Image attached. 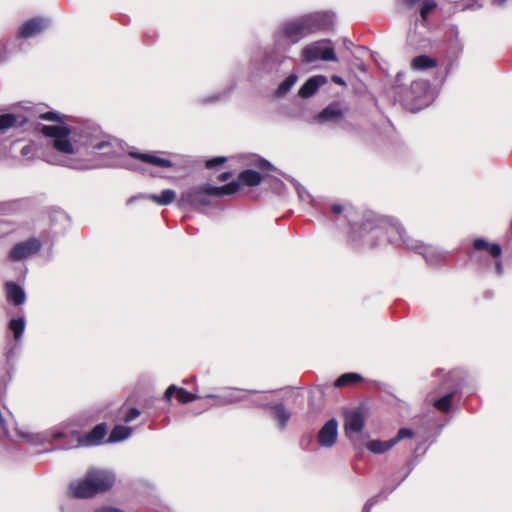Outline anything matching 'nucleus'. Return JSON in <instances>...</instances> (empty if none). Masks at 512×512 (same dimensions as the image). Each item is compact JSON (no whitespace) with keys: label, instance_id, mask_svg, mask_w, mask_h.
Instances as JSON below:
<instances>
[{"label":"nucleus","instance_id":"7","mask_svg":"<svg viewBox=\"0 0 512 512\" xmlns=\"http://www.w3.org/2000/svg\"><path fill=\"white\" fill-rule=\"evenodd\" d=\"M114 482L115 475L112 471L92 469L83 480L71 483L70 492L76 498H88L109 490Z\"/></svg>","mask_w":512,"mask_h":512},{"label":"nucleus","instance_id":"21","mask_svg":"<svg viewBox=\"0 0 512 512\" xmlns=\"http://www.w3.org/2000/svg\"><path fill=\"white\" fill-rule=\"evenodd\" d=\"M206 397L216 399L218 401L219 406L238 402L244 398L242 395H240V391L237 389L230 390L229 392L223 395L208 394Z\"/></svg>","mask_w":512,"mask_h":512},{"label":"nucleus","instance_id":"14","mask_svg":"<svg viewBox=\"0 0 512 512\" xmlns=\"http://www.w3.org/2000/svg\"><path fill=\"white\" fill-rule=\"evenodd\" d=\"M345 110L338 102L328 105L322 112L317 116V120L320 123L333 122L338 123L344 117Z\"/></svg>","mask_w":512,"mask_h":512},{"label":"nucleus","instance_id":"24","mask_svg":"<svg viewBox=\"0 0 512 512\" xmlns=\"http://www.w3.org/2000/svg\"><path fill=\"white\" fill-rule=\"evenodd\" d=\"M473 247L475 250H486L493 257H499L502 253V249L498 244H490L482 238L475 239Z\"/></svg>","mask_w":512,"mask_h":512},{"label":"nucleus","instance_id":"27","mask_svg":"<svg viewBox=\"0 0 512 512\" xmlns=\"http://www.w3.org/2000/svg\"><path fill=\"white\" fill-rule=\"evenodd\" d=\"M298 76L295 73L290 74L277 88L276 95L281 97L287 94L296 84Z\"/></svg>","mask_w":512,"mask_h":512},{"label":"nucleus","instance_id":"15","mask_svg":"<svg viewBox=\"0 0 512 512\" xmlns=\"http://www.w3.org/2000/svg\"><path fill=\"white\" fill-rule=\"evenodd\" d=\"M129 156L137 160H140L144 164H149L156 167L170 168L173 165L171 160L152 153H138L130 151Z\"/></svg>","mask_w":512,"mask_h":512},{"label":"nucleus","instance_id":"2","mask_svg":"<svg viewBox=\"0 0 512 512\" xmlns=\"http://www.w3.org/2000/svg\"><path fill=\"white\" fill-rule=\"evenodd\" d=\"M395 246H405L408 249H417L418 240L410 239L401 223L389 216H380L373 212L365 213L360 223L351 226V239L355 243H362L368 247H376L384 242Z\"/></svg>","mask_w":512,"mask_h":512},{"label":"nucleus","instance_id":"36","mask_svg":"<svg viewBox=\"0 0 512 512\" xmlns=\"http://www.w3.org/2000/svg\"><path fill=\"white\" fill-rule=\"evenodd\" d=\"M379 496H374L370 498L364 505L362 512H370L372 507L378 502Z\"/></svg>","mask_w":512,"mask_h":512},{"label":"nucleus","instance_id":"41","mask_svg":"<svg viewBox=\"0 0 512 512\" xmlns=\"http://www.w3.org/2000/svg\"><path fill=\"white\" fill-rule=\"evenodd\" d=\"M222 96H223L222 93L214 94L212 97L205 99L204 101L205 102H215V101L220 100L222 98Z\"/></svg>","mask_w":512,"mask_h":512},{"label":"nucleus","instance_id":"40","mask_svg":"<svg viewBox=\"0 0 512 512\" xmlns=\"http://www.w3.org/2000/svg\"><path fill=\"white\" fill-rule=\"evenodd\" d=\"M15 205L14 202L4 203L3 208L0 210L1 213L5 214Z\"/></svg>","mask_w":512,"mask_h":512},{"label":"nucleus","instance_id":"9","mask_svg":"<svg viewBox=\"0 0 512 512\" xmlns=\"http://www.w3.org/2000/svg\"><path fill=\"white\" fill-rule=\"evenodd\" d=\"M42 248V243L37 238H29L16 243L9 252V259L17 262L36 255Z\"/></svg>","mask_w":512,"mask_h":512},{"label":"nucleus","instance_id":"28","mask_svg":"<svg viewBox=\"0 0 512 512\" xmlns=\"http://www.w3.org/2000/svg\"><path fill=\"white\" fill-rule=\"evenodd\" d=\"M452 397H453V392L448 393L445 396H443V397H441L439 399H436L433 402V405L438 410H440L442 412H447L451 408Z\"/></svg>","mask_w":512,"mask_h":512},{"label":"nucleus","instance_id":"13","mask_svg":"<svg viewBox=\"0 0 512 512\" xmlns=\"http://www.w3.org/2000/svg\"><path fill=\"white\" fill-rule=\"evenodd\" d=\"M364 427V416L358 409L345 412L344 428L348 437L353 433H359Z\"/></svg>","mask_w":512,"mask_h":512},{"label":"nucleus","instance_id":"25","mask_svg":"<svg viewBox=\"0 0 512 512\" xmlns=\"http://www.w3.org/2000/svg\"><path fill=\"white\" fill-rule=\"evenodd\" d=\"M412 68L415 70H425L436 66V61L429 56L420 55L412 60Z\"/></svg>","mask_w":512,"mask_h":512},{"label":"nucleus","instance_id":"26","mask_svg":"<svg viewBox=\"0 0 512 512\" xmlns=\"http://www.w3.org/2000/svg\"><path fill=\"white\" fill-rule=\"evenodd\" d=\"M25 319L19 317L9 321V329L13 332L15 340H20L25 330Z\"/></svg>","mask_w":512,"mask_h":512},{"label":"nucleus","instance_id":"45","mask_svg":"<svg viewBox=\"0 0 512 512\" xmlns=\"http://www.w3.org/2000/svg\"><path fill=\"white\" fill-rule=\"evenodd\" d=\"M404 2L408 5V6H415L417 4H422L424 2V0H404Z\"/></svg>","mask_w":512,"mask_h":512},{"label":"nucleus","instance_id":"17","mask_svg":"<svg viewBox=\"0 0 512 512\" xmlns=\"http://www.w3.org/2000/svg\"><path fill=\"white\" fill-rule=\"evenodd\" d=\"M7 301L14 305H21L26 301V294L24 290L14 282H7L5 284Z\"/></svg>","mask_w":512,"mask_h":512},{"label":"nucleus","instance_id":"30","mask_svg":"<svg viewBox=\"0 0 512 512\" xmlns=\"http://www.w3.org/2000/svg\"><path fill=\"white\" fill-rule=\"evenodd\" d=\"M17 122V118L13 114L0 115V132H4L13 127Z\"/></svg>","mask_w":512,"mask_h":512},{"label":"nucleus","instance_id":"5","mask_svg":"<svg viewBox=\"0 0 512 512\" xmlns=\"http://www.w3.org/2000/svg\"><path fill=\"white\" fill-rule=\"evenodd\" d=\"M239 184L230 182L223 186L203 184L184 191L178 201L180 207L190 206L200 212H206L208 208L215 207L213 197L232 195L238 192Z\"/></svg>","mask_w":512,"mask_h":512},{"label":"nucleus","instance_id":"8","mask_svg":"<svg viewBox=\"0 0 512 512\" xmlns=\"http://www.w3.org/2000/svg\"><path fill=\"white\" fill-rule=\"evenodd\" d=\"M302 61L313 63L319 60L337 62L338 58L331 45V41L323 39L306 45L301 53Z\"/></svg>","mask_w":512,"mask_h":512},{"label":"nucleus","instance_id":"19","mask_svg":"<svg viewBox=\"0 0 512 512\" xmlns=\"http://www.w3.org/2000/svg\"><path fill=\"white\" fill-rule=\"evenodd\" d=\"M269 409L271 410L272 416L277 421L278 428L280 430H284L290 419V412L285 408V406L282 403L271 405L269 406Z\"/></svg>","mask_w":512,"mask_h":512},{"label":"nucleus","instance_id":"42","mask_svg":"<svg viewBox=\"0 0 512 512\" xmlns=\"http://www.w3.org/2000/svg\"><path fill=\"white\" fill-rule=\"evenodd\" d=\"M32 151V146L30 145H25L24 147H22L21 149V155L22 156H27L31 153Z\"/></svg>","mask_w":512,"mask_h":512},{"label":"nucleus","instance_id":"20","mask_svg":"<svg viewBox=\"0 0 512 512\" xmlns=\"http://www.w3.org/2000/svg\"><path fill=\"white\" fill-rule=\"evenodd\" d=\"M240 185L245 186H257L261 183V175L255 170L242 171L238 176V181H235Z\"/></svg>","mask_w":512,"mask_h":512},{"label":"nucleus","instance_id":"37","mask_svg":"<svg viewBox=\"0 0 512 512\" xmlns=\"http://www.w3.org/2000/svg\"><path fill=\"white\" fill-rule=\"evenodd\" d=\"M177 390H178V387L175 386V385H170L165 393H164V399L167 400V401H170L172 395L176 392L177 393Z\"/></svg>","mask_w":512,"mask_h":512},{"label":"nucleus","instance_id":"31","mask_svg":"<svg viewBox=\"0 0 512 512\" xmlns=\"http://www.w3.org/2000/svg\"><path fill=\"white\" fill-rule=\"evenodd\" d=\"M437 3L435 0H424L420 8V15L423 21H426L428 14L435 9Z\"/></svg>","mask_w":512,"mask_h":512},{"label":"nucleus","instance_id":"3","mask_svg":"<svg viewBox=\"0 0 512 512\" xmlns=\"http://www.w3.org/2000/svg\"><path fill=\"white\" fill-rule=\"evenodd\" d=\"M333 15L328 12H314L283 21L274 35L275 47L287 50L305 37L328 29Z\"/></svg>","mask_w":512,"mask_h":512},{"label":"nucleus","instance_id":"11","mask_svg":"<svg viewBox=\"0 0 512 512\" xmlns=\"http://www.w3.org/2000/svg\"><path fill=\"white\" fill-rule=\"evenodd\" d=\"M337 437L338 422L336 419L332 418L328 420L320 429L317 436V441L321 447L331 448L336 443Z\"/></svg>","mask_w":512,"mask_h":512},{"label":"nucleus","instance_id":"29","mask_svg":"<svg viewBox=\"0 0 512 512\" xmlns=\"http://www.w3.org/2000/svg\"><path fill=\"white\" fill-rule=\"evenodd\" d=\"M362 379V377L357 373H346L341 375L336 381L335 386L336 387H342L344 385L358 382Z\"/></svg>","mask_w":512,"mask_h":512},{"label":"nucleus","instance_id":"48","mask_svg":"<svg viewBox=\"0 0 512 512\" xmlns=\"http://www.w3.org/2000/svg\"><path fill=\"white\" fill-rule=\"evenodd\" d=\"M124 166L126 168L133 169V170H140L141 169V167L138 166V165L134 166V165L124 164Z\"/></svg>","mask_w":512,"mask_h":512},{"label":"nucleus","instance_id":"22","mask_svg":"<svg viewBox=\"0 0 512 512\" xmlns=\"http://www.w3.org/2000/svg\"><path fill=\"white\" fill-rule=\"evenodd\" d=\"M146 198L160 206L171 204L176 199V192L172 189L163 190L160 194H149Z\"/></svg>","mask_w":512,"mask_h":512},{"label":"nucleus","instance_id":"38","mask_svg":"<svg viewBox=\"0 0 512 512\" xmlns=\"http://www.w3.org/2000/svg\"><path fill=\"white\" fill-rule=\"evenodd\" d=\"M297 193L301 201H308L310 199V194L303 187L297 188Z\"/></svg>","mask_w":512,"mask_h":512},{"label":"nucleus","instance_id":"49","mask_svg":"<svg viewBox=\"0 0 512 512\" xmlns=\"http://www.w3.org/2000/svg\"><path fill=\"white\" fill-rule=\"evenodd\" d=\"M507 0H493V4L495 5H503Z\"/></svg>","mask_w":512,"mask_h":512},{"label":"nucleus","instance_id":"47","mask_svg":"<svg viewBox=\"0 0 512 512\" xmlns=\"http://www.w3.org/2000/svg\"><path fill=\"white\" fill-rule=\"evenodd\" d=\"M259 166H260L261 168L268 169V168H270V167H271V164H270L268 161H266V160L262 159V160L260 161V163H259Z\"/></svg>","mask_w":512,"mask_h":512},{"label":"nucleus","instance_id":"33","mask_svg":"<svg viewBox=\"0 0 512 512\" xmlns=\"http://www.w3.org/2000/svg\"><path fill=\"white\" fill-rule=\"evenodd\" d=\"M332 211L333 213L335 214H340L342 212H346V217L347 218H351L354 214V210L352 209V207H349V208H346L345 206L341 205V204H334L332 206Z\"/></svg>","mask_w":512,"mask_h":512},{"label":"nucleus","instance_id":"6","mask_svg":"<svg viewBox=\"0 0 512 512\" xmlns=\"http://www.w3.org/2000/svg\"><path fill=\"white\" fill-rule=\"evenodd\" d=\"M404 72L396 74L394 89L395 99L398 100L405 109L411 112H417L432 103L434 100L433 91L429 82L425 80L413 81L410 87H403L402 80Z\"/></svg>","mask_w":512,"mask_h":512},{"label":"nucleus","instance_id":"10","mask_svg":"<svg viewBox=\"0 0 512 512\" xmlns=\"http://www.w3.org/2000/svg\"><path fill=\"white\" fill-rule=\"evenodd\" d=\"M413 436V431L408 428H401L397 436L393 439L381 441V440H372L367 443V449L374 454H382L388 450H390L393 446H395L400 440L405 438H411Z\"/></svg>","mask_w":512,"mask_h":512},{"label":"nucleus","instance_id":"18","mask_svg":"<svg viewBox=\"0 0 512 512\" xmlns=\"http://www.w3.org/2000/svg\"><path fill=\"white\" fill-rule=\"evenodd\" d=\"M326 83L324 76H314L309 78L299 89V96L302 98L311 97L317 92L319 87Z\"/></svg>","mask_w":512,"mask_h":512},{"label":"nucleus","instance_id":"34","mask_svg":"<svg viewBox=\"0 0 512 512\" xmlns=\"http://www.w3.org/2000/svg\"><path fill=\"white\" fill-rule=\"evenodd\" d=\"M226 161L225 157H215L206 162V167L212 169L218 165L223 164Z\"/></svg>","mask_w":512,"mask_h":512},{"label":"nucleus","instance_id":"32","mask_svg":"<svg viewBox=\"0 0 512 512\" xmlns=\"http://www.w3.org/2000/svg\"><path fill=\"white\" fill-rule=\"evenodd\" d=\"M177 399L179 402L186 404L198 399L196 394L190 393L183 388H178L177 390Z\"/></svg>","mask_w":512,"mask_h":512},{"label":"nucleus","instance_id":"23","mask_svg":"<svg viewBox=\"0 0 512 512\" xmlns=\"http://www.w3.org/2000/svg\"><path fill=\"white\" fill-rule=\"evenodd\" d=\"M131 434H132V429L130 427L123 426V425H117L112 429L107 442L108 443H117V442L128 439L131 436Z\"/></svg>","mask_w":512,"mask_h":512},{"label":"nucleus","instance_id":"4","mask_svg":"<svg viewBox=\"0 0 512 512\" xmlns=\"http://www.w3.org/2000/svg\"><path fill=\"white\" fill-rule=\"evenodd\" d=\"M18 435L23 438L26 442L31 444H42L44 442H52L59 439H64L59 444L58 448L62 450L73 449L77 447H93L103 443V440L107 434V428L104 423L96 425L90 432L82 435L78 431H58L54 430L48 433H32L17 429Z\"/></svg>","mask_w":512,"mask_h":512},{"label":"nucleus","instance_id":"1","mask_svg":"<svg viewBox=\"0 0 512 512\" xmlns=\"http://www.w3.org/2000/svg\"><path fill=\"white\" fill-rule=\"evenodd\" d=\"M39 117L54 122L39 128L45 137L51 138L55 150L45 157L49 164L81 171L94 170L116 165L125 153L124 144L96 124L83 123L70 127L63 122L59 113L53 111Z\"/></svg>","mask_w":512,"mask_h":512},{"label":"nucleus","instance_id":"39","mask_svg":"<svg viewBox=\"0 0 512 512\" xmlns=\"http://www.w3.org/2000/svg\"><path fill=\"white\" fill-rule=\"evenodd\" d=\"M95 512H124V511L121 509L115 508V507L104 506V507L96 509Z\"/></svg>","mask_w":512,"mask_h":512},{"label":"nucleus","instance_id":"44","mask_svg":"<svg viewBox=\"0 0 512 512\" xmlns=\"http://www.w3.org/2000/svg\"><path fill=\"white\" fill-rule=\"evenodd\" d=\"M495 271L498 276H501L503 274V266L500 261H497L495 264Z\"/></svg>","mask_w":512,"mask_h":512},{"label":"nucleus","instance_id":"35","mask_svg":"<svg viewBox=\"0 0 512 512\" xmlns=\"http://www.w3.org/2000/svg\"><path fill=\"white\" fill-rule=\"evenodd\" d=\"M140 415V411L137 408H131L125 415L124 421L131 422Z\"/></svg>","mask_w":512,"mask_h":512},{"label":"nucleus","instance_id":"12","mask_svg":"<svg viewBox=\"0 0 512 512\" xmlns=\"http://www.w3.org/2000/svg\"><path fill=\"white\" fill-rule=\"evenodd\" d=\"M49 24V20L45 18L30 19L19 28L18 36L22 38L35 37L46 30Z\"/></svg>","mask_w":512,"mask_h":512},{"label":"nucleus","instance_id":"46","mask_svg":"<svg viewBox=\"0 0 512 512\" xmlns=\"http://www.w3.org/2000/svg\"><path fill=\"white\" fill-rule=\"evenodd\" d=\"M332 81L334 83H336V84H339V85H344L345 84L344 80L341 77H339V76H332Z\"/></svg>","mask_w":512,"mask_h":512},{"label":"nucleus","instance_id":"43","mask_svg":"<svg viewBox=\"0 0 512 512\" xmlns=\"http://www.w3.org/2000/svg\"><path fill=\"white\" fill-rule=\"evenodd\" d=\"M232 176L231 172H224L221 173L218 177V179L222 182L227 181Z\"/></svg>","mask_w":512,"mask_h":512},{"label":"nucleus","instance_id":"16","mask_svg":"<svg viewBox=\"0 0 512 512\" xmlns=\"http://www.w3.org/2000/svg\"><path fill=\"white\" fill-rule=\"evenodd\" d=\"M418 247L417 249H413L414 251L418 252L419 254L423 255L426 262L430 265L438 264L446 259V253L443 251H440L436 247L424 245L420 241H418Z\"/></svg>","mask_w":512,"mask_h":512}]
</instances>
